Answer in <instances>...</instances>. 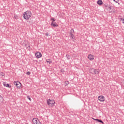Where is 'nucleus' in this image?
I'll list each match as a JSON object with an SVG mask.
<instances>
[{"label": "nucleus", "mask_w": 124, "mask_h": 124, "mask_svg": "<svg viewBox=\"0 0 124 124\" xmlns=\"http://www.w3.org/2000/svg\"><path fill=\"white\" fill-rule=\"evenodd\" d=\"M32 13L31 11H26L23 14V17L25 20H29L31 17Z\"/></svg>", "instance_id": "nucleus-1"}, {"label": "nucleus", "mask_w": 124, "mask_h": 124, "mask_svg": "<svg viewBox=\"0 0 124 124\" xmlns=\"http://www.w3.org/2000/svg\"><path fill=\"white\" fill-rule=\"evenodd\" d=\"M89 71L91 74L93 75H97L99 74V72H100V70L98 69H94V68H91L89 70Z\"/></svg>", "instance_id": "nucleus-2"}, {"label": "nucleus", "mask_w": 124, "mask_h": 124, "mask_svg": "<svg viewBox=\"0 0 124 124\" xmlns=\"http://www.w3.org/2000/svg\"><path fill=\"white\" fill-rule=\"evenodd\" d=\"M50 20L52 21L51 23V26H52V27H54V28L58 27V24L55 22V21H56V18L52 17L51 18Z\"/></svg>", "instance_id": "nucleus-3"}, {"label": "nucleus", "mask_w": 124, "mask_h": 124, "mask_svg": "<svg viewBox=\"0 0 124 124\" xmlns=\"http://www.w3.org/2000/svg\"><path fill=\"white\" fill-rule=\"evenodd\" d=\"M46 102L48 105H50L51 106H54V104H55V101L53 99L51 100L49 99L47 100Z\"/></svg>", "instance_id": "nucleus-4"}, {"label": "nucleus", "mask_w": 124, "mask_h": 124, "mask_svg": "<svg viewBox=\"0 0 124 124\" xmlns=\"http://www.w3.org/2000/svg\"><path fill=\"white\" fill-rule=\"evenodd\" d=\"M14 84L17 89H20L22 86V84L19 81H14Z\"/></svg>", "instance_id": "nucleus-5"}, {"label": "nucleus", "mask_w": 124, "mask_h": 124, "mask_svg": "<svg viewBox=\"0 0 124 124\" xmlns=\"http://www.w3.org/2000/svg\"><path fill=\"white\" fill-rule=\"evenodd\" d=\"M32 123L33 124H42L38 118H33L32 119Z\"/></svg>", "instance_id": "nucleus-6"}, {"label": "nucleus", "mask_w": 124, "mask_h": 124, "mask_svg": "<svg viewBox=\"0 0 124 124\" xmlns=\"http://www.w3.org/2000/svg\"><path fill=\"white\" fill-rule=\"evenodd\" d=\"M35 57L37 59H40L42 57V54L39 51H37L35 53Z\"/></svg>", "instance_id": "nucleus-7"}, {"label": "nucleus", "mask_w": 124, "mask_h": 124, "mask_svg": "<svg viewBox=\"0 0 124 124\" xmlns=\"http://www.w3.org/2000/svg\"><path fill=\"white\" fill-rule=\"evenodd\" d=\"M98 100L100 101H101L102 102H103L104 101H105V97H104L103 95H100L98 97Z\"/></svg>", "instance_id": "nucleus-8"}, {"label": "nucleus", "mask_w": 124, "mask_h": 124, "mask_svg": "<svg viewBox=\"0 0 124 124\" xmlns=\"http://www.w3.org/2000/svg\"><path fill=\"white\" fill-rule=\"evenodd\" d=\"M88 58L90 61H93V60H94V55L93 54H89Z\"/></svg>", "instance_id": "nucleus-9"}, {"label": "nucleus", "mask_w": 124, "mask_h": 124, "mask_svg": "<svg viewBox=\"0 0 124 124\" xmlns=\"http://www.w3.org/2000/svg\"><path fill=\"white\" fill-rule=\"evenodd\" d=\"M23 45L25 46V47H28L29 46V42L27 41H24L23 42Z\"/></svg>", "instance_id": "nucleus-10"}, {"label": "nucleus", "mask_w": 124, "mask_h": 124, "mask_svg": "<svg viewBox=\"0 0 124 124\" xmlns=\"http://www.w3.org/2000/svg\"><path fill=\"white\" fill-rule=\"evenodd\" d=\"M97 3L98 4V5H102V4H103V2L102 1V0H98L97 1Z\"/></svg>", "instance_id": "nucleus-11"}, {"label": "nucleus", "mask_w": 124, "mask_h": 124, "mask_svg": "<svg viewBox=\"0 0 124 124\" xmlns=\"http://www.w3.org/2000/svg\"><path fill=\"white\" fill-rule=\"evenodd\" d=\"M3 86L4 87H6L7 88H11V86H10V84H8V83H5L3 84Z\"/></svg>", "instance_id": "nucleus-12"}, {"label": "nucleus", "mask_w": 124, "mask_h": 124, "mask_svg": "<svg viewBox=\"0 0 124 124\" xmlns=\"http://www.w3.org/2000/svg\"><path fill=\"white\" fill-rule=\"evenodd\" d=\"M97 123H101V124H104V123L103 122V121H102V120H100V119H97Z\"/></svg>", "instance_id": "nucleus-13"}, {"label": "nucleus", "mask_w": 124, "mask_h": 124, "mask_svg": "<svg viewBox=\"0 0 124 124\" xmlns=\"http://www.w3.org/2000/svg\"><path fill=\"white\" fill-rule=\"evenodd\" d=\"M70 34H71V37L72 39H75V36H74V35L71 33Z\"/></svg>", "instance_id": "nucleus-14"}, {"label": "nucleus", "mask_w": 124, "mask_h": 124, "mask_svg": "<svg viewBox=\"0 0 124 124\" xmlns=\"http://www.w3.org/2000/svg\"><path fill=\"white\" fill-rule=\"evenodd\" d=\"M3 101V97L0 95V102H2Z\"/></svg>", "instance_id": "nucleus-15"}, {"label": "nucleus", "mask_w": 124, "mask_h": 124, "mask_svg": "<svg viewBox=\"0 0 124 124\" xmlns=\"http://www.w3.org/2000/svg\"><path fill=\"white\" fill-rule=\"evenodd\" d=\"M68 84H69V82L68 81H65V86H67V85H68Z\"/></svg>", "instance_id": "nucleus-16"}, {"label": "nucleus", "mask_w": 124, "mask_h": 124, "mask_svg": "<svg viewBox=\"0 0 124 124\" xmlns=\"http://www.w3.org/2000/svg\"><path fill=\"white\" fill-rule=\"evenodd\" d=\"M113 11H109V13H112V12H113V13H115V9H112Z\"/></svg>", "instance_id": "nucleus-17"}, {"label": "nucleus", "mask_w": 124, "mask_h": 124, "mask_svg": "<svg viewBox=\"0 0 124 124\" xmlns=\"http://www.w3.org/2000/svg\"><path fill=\"white\" fill-rule=\"evenodd\" d=\"M51 62V59L46 60V62Z\"/></svg>", "instance_id": "nucleus-18"}, {"label": "nucleus", "mask_w": 124, "mask_h": 124, "mask_svg": "<svg viewBox=\"0 0 124 124\" xmlns=\"http://www.w3.org/2000/svg\"><path fill=\"white\" fill-rule=\"evenodd\" d=\"M27 98L29 99V100L30 101H31V97L30 96H27Z\"/></svg>", "instance_id": "nucleus-19"}, {"label": "nucleus", "mask_w": 124, "mask_h": 124, "mask_svg": "<svg viewBox=\"0 0 124 124\" xmlns=\"http://www.w3.org/2000/svg\"><path fill=\"white\" fill-rule=\"evenodd\" d=\"M0 75L3 77V76H4V74L3 73H0Z\"/></svg>", "instance_id": "nucleus-20"}, {"label": "nucleus", "mask_w": 124, "mask_h": 124, "mask_svg": "<svg viewBox=\"0 0 124 124\" xmlns=\"http://www.w3.org/2000/svg\"><path fill=\"white\" fill-rule=\"evenodd\" d=\"M26 74H27V75H31V72H27L26 73Z\"/></svg>", "instance_id": "nucleus-21"}, {"label": "nucleus", "mask_w": 124, "mask_h": 124, "mask_svg": "<svg viewBox=\"0 0 124 124\" xmlns=\"http://www.w3.org/2000/svg\"><path fill=\"white\" fill-rule=\"evenodd\" d=\"M61 72H62V73H64V70L62 69V70H61Z\"/></svg>", "instance_id": "nucleus-22"}, {"label": "nucleus", "mask_w": 124, "mask_h": 124, "mask_svg": "<svg viewBox=\"0 0 124 124\" xmlns=\"http://www.w3.org/2000/svg\"><path fill=\"white\" fill-rule=\"evenodd\" d=\"M98 119H94V118H93V120L94 121H96V122L97 121V120Z\"/></svg>", "instance_id": "nucleus-23"}, {"label": "nucleus", "mask_w": 124, "mask_h": 124, "mask_svg": "<svg viewBox=\"0 0 124 124\" xmlns=\"http://www.w3.org/2000/svg\"><path fill=\"white\" fill-rule=\"evenodd\" d=\"M71 31H73V32H74V30L72 29V30H71Z\"/></svg>", "instance_id": "nucleus-24"}, {"label": "nucleus", "mask_w": 124, "mask_h": 124, "mask_svg": "<svg viewBox=\"0 0 124 124\" xmlns=\"http://www.w3.org/2000/svg\"><path fill=\"white\" fill-rule=\"evenodd\" d=\"M46 36H48L49 34H48V33H46Z\"/></svg>", "instance_id": "nucleus-25"}, {"label": "nucleus", "mask_w": 124, "mask_h": 124, "mask_svg": "<svg viewBox=\"0 0 124 124\" xmlns=\"http://www.w3.org/2000/svg\"><path fill=\"white\" fill-rule=\"evenodd\" d=\"M109 8L110 10H111V7H109Z\"/></svg>", "instance_id": "nucleus-26"}, {"label": "nucleus", "mask_w": 124, "mask_h": 124, "mask_svg": "<svg viewBox=\"0 0 124 124\" xmlns=\"http://www.w3.org/2000/svg\"><path fill=\"white\" fill-rule=\"evenodd\" d=\"M115 2H116V3H118V1H115Z\"/></svg>", "instance_id": "nucleus-27"}, {"label": "nucleus", "mask_w": 124, "mask_h": 124, "mask_svg": "<svg viewBox=\"0 0 124 124\" xmlns=\"http://www.w3.org/2000/svg\"><path fill=\"white\" fill-rule=\"evenodd\" d=\"M113 1H115L116 2V0H113Z\"/></svg>", "instance_id": "nucleus-28"}, {"label": "nucleus", "mask_w": 124, "mask_h": 124, "mask_svg": "<svg viewBox=\"0 0 124 124\" xmlns=\"http://www.w3.org/2000/svg\"><path fill=\"white\" fill-rule=\"evenodd\" d=\"M51 63V62H49V64H50Z\"/></svg>", "instance_id": "nucleus-29"}, {"label": "nucleus", "mask_w": 124, "mask_h": 124, "mask_svg": "<svg viewBox=\"0 0 124 124\" xmlns=\"http://www.w3.org/2000/svg\"><path fill=\"white\" fill-rule=\"evenodd\" d=\"M118 4H120V3H118Z\"/></svg>", "instance_id": "nucleus-30"}]
</instances>
